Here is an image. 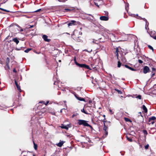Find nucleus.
<instances>
[{
    "label": "nucleus",
    "mask_w": 156,
    "mask_h": 156,
    "mask_svg": "<svg viewBox=\"0 0 156 156\" xmlns=\"http://www.w3.org/2000/svg\"><path fill=\"white\" fill-rule=\"evenodd\" d=\"M78 124L80 125H83L84 126H87L88 125V123H87L86 121L82 119H78Z\"/></svg>",
    "instance_id": "nucleus-3"
},
{
    "label": "nucleus",
    "mask_w": 156,
    "mask_h": 156,
    "mask_svg": "<svg viewBox=\"0 0 156 156\" xmlns=\"http://www.w3.org/2000/svg\"><path fill=\"white\" fill-rule=\"evenodd\" d=\"M149 144H147V145H146L145 146V148L146 149H148L149 148Z\"/></svg>",
    "instance_id": "nucleus-38"
},
{
    "label": "nucleus",
    "mask_w": 156,
    "mask_h": 156,
    "mask_svg": "<svg viewBox=\"0 0 156 156\" xmlns=\"http://www.w3.org/2000/svg\"><path fill=\"white\" fill-rule=\"evenodd\" d=\"M148 47L150 49L152 50L153 51H154V49L150 45H148Z\"/></svg>",
    "instance_id": "nucleus-35"
},
{
    "label": "nucleus",
    "mask_w": 156,
    "mask_h": 156,
    "mask_svg": "<svg viewBox=\"0 0 156 156\" xmlns=\"http://www.w3.org/2000/svg\"><path fill=\"white\" fill-rule=\"evenodd\" d=\"M58 0L60 2H63V1H62V0Z\"/></svg>",
    "instance_id": "nucleus-63"
},
{
    "label": "nucleus",
    "mask_w": 156,
    "mask_h": 156,
    "mask_svg": "<svg viewBox=\"0 0 156 156\" xmlns=\"http://www.w3.org/2000/svg\"><path fill=\"white\" fill-rule=\"evenodd\" d=\"M92 100H90V101H89V103H92Z\"/></svg>",
    "instance_id": "nucleus-60"
},
{
    "label": "nucleus",
    "mask_w": 156,
    "mask_h": 156,
    "mask_svg": "<svg viewBox=\"0 0 156 156\" xmlns=\"http://www.w3.org/2000/svg\"><path fill=\"white\" fill-rule=\"evenodd\" d=\"M12 41L15 42L17 44L19 42V41L17 38H15L12 39Z\"/></svg>",
    "instance_id": "nucleus-19"
},
{
    "label": "nucleus",
    "mask_w": 156,
    "mask_h": 156,
    "mask_svg": "<svg viewBox=\"0 0 156 156\" xmlns=\"http://www.w3.org/2000/svg\"><path fill=\"white\" fill-rule=\"evenodd\" d=\"M151 37L154 39H155L156 40V35L154 36H151Z\"/></svg>",
    "instance_id": "nucleus-50"
},
{
    "label": "nucleus",
    "mask_w": 156,
    "mask_h": 156,
    "mask_svg": "<svg viewBox=\"0 0 156 156\" xmlns=\"http://www.w3.org/2000/svg\"><path fill=\"white\" fill-rule=\"evenodd\" d=\"M29 28H31L33 27H34V25H32V26H31V25H29Z\"/></svg>",
    "instance_id": "nucleus-49"
},
{
    "label": "nucleus",
    "mask_w": 156,
    "mask_h": 156,
    "mask_svg": "<svg viewBox=\"0 0 156 156\" xmlns=\"http://www.w3.org/2000/svg\"><path fill=\"white\" fill-rule=\"evenodd\" d=\"M87 126H88V127H89L90 128V129H91V130L92 131L93 130H94V129L93 128V127L91 126L90 125H89V124H88V125Z\"/></svg>",
    "instance_id": "nucleus-33"
},
{
    "label": "nucleus",
    "mask_w": 156,
    "mask_h": 156,
    "mask_svg": "<svg viewBox=\"0 0 156 156\" xmlns=\"http://www.w3.org/2000/svg\"><path fill=\"white\" fill-rule=\"evenodd\" d=\"M132 16L140 20L142 19L143 20L146 22V26H147V25L148 26L149 23L147 21L146 19L145 18H142L141 17L138 16V14H136V15L135 14H133L132 15Z\"/></svg>",
    "instance_id": "nucleus-4"
},
{
    "label": "nucleus",
    "mask_w": 156,
    "mask_h": 156,
    "mask_svg": "<svg viewBox=\"0 0 156 156\" xmlns=\"http://www.w3.org/2000/svg\"><path fill=\"white\" fill-rule=\"evenodd\" d=\"M125 9H126V10L127 11V12L128 11V9H129L128 5H127V6L126 5Z\"/></svg>",
    "instance_id": "nucleus-39"
},
{
    "label": "nucleus",
    "mask_w": 156,
    "mask_h": 156,
    "mask_svg": "<svg viewBox=\"0 0 156 156\" xmlns=\"http://www.w3.org/2000/svg\"><path fill=\"white\" fill-rule=\"evenodd\" d=\"M42 37L45 41L50 42L51 41V39H48V36L46 35H43Z\"/></svg>",
    "instance_id": "nucleus-9"
},
{
    "label": "nucleus",
    "mask_w": 156,
    "mask_h": 156,
    "mask_svg": "<svg viewBox=\"0 0 156 156\" xmlns=\"http://www.w3.org/2000/svg\"><path fill=\"white\" fill-rule=\"evenodd\" d=\"M155 121L156 122V117L154 116H152L149 118L148 120V123L147 124L149 125H153L155 123Z\"/></svg>",
    "instance_id": "nucleus-2"
},
{
    "label": "nucleus",
    "mask_w": 156,
    "mask_h": 156,
    "mask_svg": "<svg viewBox=\"0 0 156 156\" xmlns=\"http://www.w3.org/2000/svg\"><path fill=\"white\" fill-rule=\"evenodd\" d=\"M115 90L116 91L118 92V94H122V91L121 90H119L118 89H115Z\"/></svg>",
    "instance_id": "nucleus-28"
},
{
    "label": "nucleus",
    "mask_w": 156,
    "mask_h": 156,
    "mask_svg": "<svg viewBox=\"0 0 156 156\" xmlns=\"http://www.w3.org/2000/svg\"><path fill=\"white\" fill-rule=\"evenodd\" d=\"M101 121L102 122H103L104 123V124H105V122H107L106 119H101Z\"/></svg>",
    "instance_id": "nucleus-37"
},
{
    "label": "nucleus",
    "mask_w": 156,
    "mask_h": 156,
    "mask_svg": "<svg viewBox=\"0 0 156 156\" xmlns=\"http://www.w3.org/2000/svg\"><path fill=\"white\" fill-rule=\"evenodd\" d=\"M152 71H156V69L154 68H152Z\"/></svg>",
    "instance_id": "nucleus-51"
},
{
    "label": "nucleus",
    "mask_w": 156,
    "mask_h": 156,
    "mask_svg": "<svg viewBox=\"0 0 156 156\" xmlns=\"http://www.w3.org/2000/svg\"><path fill=\"white\" fill-rule=\"evenodd\" d=\"M35 52L36 53H37V54H39V53H40V52H36V51H35Z\"/></svg>",
    "instance_id": "nucleus-62"
},
{
    "label": "nucleus",
    "mask_w": 156,
    "mask_h": 156,
    "mask_svg": "<svg viewBox=\"0 0 156 156\" xmlns=\"http://www.w3.org/2000/svg\"><path fill=\"white\" fill-rule=\"evenodd\" d=\"M23 31V29H21L20 30V31L22 32Z\"/></svg>",
    "instance_id": "nucleus-61"
},
{
    "label": "nucleus",
    "mask_w": 156,
    "mask_h": 156,
    "mask_svg": "<svg viewBox=\"0 0 156 156\" xmlns=\"http://www.w3.org/2000/svg\"><path fill=\"white\" fill-rule=\"evenodd\" d=\"M76 23V21L75 20H71L69 23L68 24V26H71L74 23Z\"/></svg>",
    "instance_id": "nucleus-18"
},
{
    "label": "nucleus",
    "mask_w": 156,
    "mask_h": 156,
    "mask_svg": "<svg viewBox=\"0 0 156 156\" xmlns=\"http://www.w3.org/2000/svg\"><path fill=\"white\" fill-rule=\"evenodd\" d=\"M155 75V73H152V76H153Z\"/></svg>",
    "instance_id": "nucleus-58"
},
{
    "label": "nucleus",
    "mask_w": 156,
    "mask_h": 156,
    "mask_svg": "<svg viewBox=\"0 0 156 156\" xmlns=\"http://www.w3.org/2000/svg\"><path fill=\"white\" fill-rule=\"evenodd\" d=\"M102 116L104 117V119H106V118H105V115H104Z\"/></svg>",
    "instance_id": "nucleus-55"
},
{
    "label": "nucleus",
    "mask_w": 156,
    "mask_h": 156,
    "mask_svg": "<svg viewBox=\"0 0 156 156\" xmlns=\"http://www.w3.org/2000/svg\"><path fill=\"white\" fill-rule=\"evenodd\" d=\"M119 52V51L118 50V48H115V54L116 56L117 57V58L118 59L119 58V55H118V52Z\"/></svg>",
    "instance_id": "nucleus-17"
},
{
    "label": "nucleus",
    "mask_w": 156,
    "mask_h": 156,
    "mask_svg": "<svg viewBox=\"0 0 156 156\" xmlns=\"http://www.w3.org/2000/svg\"><path fill=\"white\" fill-rule=\"evenodd\" d=\"M94 4L95 5L97 6L98 8H99V5H98V3H96V2H94Z\"/></svg>",
    "instance_id": "nucleus-44"
},
{
    "label": "nucleus",
    "mask_w": 156,
    "mask_h": 156,
    "mask_svg": "<svg viewBox=\"0 0 156 156\" xmlns=\"http://www.w3.org/2000/svg\"><path fill=\"white\" fill-rule=\"evenodd\" d=\"M33 142L34 145V148L35 150H37V145L35 143L34 141H33Z\"/></svg>",
    "instance_id": "nucleus-22"
},
{
    "label": "nucleus",
    "mask_w": 156,
    "mask_h": 156,
    "mask_svg": "<svg viewBox=\"0 0 156 156\" xmlns=\"http://www.w3.org/2000/svg\"><path fill=\"white\" fill-rule=\"evenodd\" d=\"M124 120H125V121L126 122H132V121L130 119H129V118H127L125 117L124 118Z\"/></svg>",
    "instance_id": "nucleus-23"
},
{
    "label": "nucleus",
    "mask_w": 156,
    "mask_h": 156,
    "mask_svg": "<svg viewBox=\"0 0 156 156\" xmlns=\"http://www.w3.org/2000/svg\"><path fill=\"white\" fill-rule=\"evenodd\" d=\"M73 39L77 41L78 42H80L83 41L82 39V37H77L74 33L73 34Z\"/></svg>",
    "instance_id": "nucleus-5"
},
{
    "label": "nucleus",
    "mask_w": 156,
    "mask_h": 156,
    "mask_svg": "<svg viewBox=\"0 0 156 156\" xmlns=\"http://www.w3.org/2000/svg\"><path fill=\"white\" fill-rule=\"evenodd\" d=\"M32 50L31 48H28L24 51V52L26 53H28L30 51Z\"/></svg>",
    "instance_id": "nucleus-29"
},
{
    "label": "nucleus",
    "mask_w": 156,
    "mask_h": 156,
    "mask_svg": "<svg viewBox=\"0 0 156 156\" xmlns=\"http://www.w3.org/2000/svg\"><path fill=\"white\" fill-rule=\"evenodd\" d=\"M143 132L145 135V136H146L147 134L148 133L146 130H143Z\"/></svg>",
    "instance_id": "nucleus-30"
},
{
    "label": "nucleus",
    "mask_w": 156,
    "mask_h": 156,
    "mask_svg": "<svg viewBox=\"0 0 156 156\" xmlns=\"http://www.w3.org/2000/svg\"><path fill=\"white\" fill-rule=\"evenodd\" d=\"M108 129V127L105 124H104V127H103V130L105 131H106L107 130V129Z\"/></svg>",
    "instance_id": "nucleus-27"
},
{
    "label": "nucleus",
    "mask_w": 156,
    "mask_h": 156,
    "mask_svg": "<svg viewBox=\"0 0 156 156\" xmlns=\"http://www.w3.org/2000/svg\"><path fill=\"white\" fill-rule=\"evenodd\" d=\"M104 12H105V15L106 16H108V12L107 11H105Z\"/></svg>",
    "instance_id": "nucleus-42"
},
{
    "label": "nucleus",
    "mask_w": 156,
    "mask_h": 156,
    "mask_svg": "<svg viewBox=\"0 0 156 156\" xmlns=\"http://www.w3.org/2000/svg\"><path fill=\"white\" fill-rule=\"evenodd\" d=\"M15 84H16V85L17 87V88L18 89V90L20 92H21L22 90L20 88V86L18 85V84L16 81V80H15Z\"/></svg>",
    "instance_id": "nucleus-12"
},
{
    "label": "nucleus",
    "mask_w": 156,
    "mask_h": 156,
    "mask_svg": "<svg viewBox=\"0 0 156 156\" xmlns=\"http://www.w3.org/2000/svg\"><path fill=\"white\" fill-rule=\"evenodd\" d=\"M75 96L76 98L79 100L80 101H83L84 102H85V99L84 98H82L81 97H79L78 96V95L76 94H75Z\"/></svg>",
    "instance_id": "nucleus-11"
},
{
    "label": "nucleus",
    "mask_w": 156,
    "mask_h": 156,
    "mask_svg": "<svg viewBox=\"0 0 156 156\" xmlns=\"http://www.w3.org/2000/svg\"><path fill=\"white\" fill-rule=\"evenodd\" d=\"M126 138L127 139V140L130 142H132V139L130 138L128 136H126Z\"/></svg>",
    "instance_id": "nucleus-32"
},
{
    "label": "nucleus",
    "mask_w": 156,
    "mask_h": 156,
    "mask_svg": "<svg viewBox=\"0 0 156 156\" xmlns=\"http://www.w3.org/2000/svg\"><path fill=\"white\" fill-rule=\"evenodd\" d=\"M79 114L77 113H75L72 115V118H74V117L77 116Z\"/></svg>",
    "instance_id": "nucleus-31"
},
{
    "label": "nucleus",
    "mask_w": 156,
    "mask_h": 156,
    "mask_svg": "<svg viewBox=\"0 0 156 156\" xmlns=\"http://www.w3.org/2000/svg\"><path fill=\"white\" fill-rule=\"evenodd\" d=\"M49 101H47L46 102H45V103H44V104L45 105H48V104L49 103Z\"/></svg>",
    "instance_id": "nucleus-46"
},
{
    "label": "nucleus",
    "mask_w": 156,
    "mask_h": 156,
    "mask_svg": "<svg viewBox=\"0 0 156 156\" xmlns=\"http://www.w3.org/2000/svg\"><path fill=\"white\" fill-rule=\"evenodd\" d=\"M74 63L76 65V62H77L76 61V57H74Z\"/></svg>",
    "instance_id": "nucleus-40"
},
{
    "label": "nucleus",
    "mask_w": 156,
    "mask_h": 156,
    "mask_svg": "<svg viewBox=\"0 0 156 156\" xmlns=\"http://www.w3.org/2000/svg\"><path fill=\"white\" fill-rule=\"evenodd\" d=\"M100 49V48H98V47H97V49Z\"/></svg>",
    "instance_id": "nucleus-64"
},
{
    "label": "nucleus",
    "mask_w": 156,
    "mask_h": 156,
    "mask_svg": "<svg viewBox=\"0 0 156 156\" xmlns=\"http://www.w3.org/2000/svg\"><path fill=\"white\" fill-rule=\"evenodd\" d=\"M79 34H80V35H82V32H79Z\"/></svg>",
    "instance_id": "nucleus-59"
},
{
    "label": "nucleus",
    "mask_w": 156,
    "mask_h": 156,
    "mask_svg": "<svg viewBox=\"0 0 156 156\" xmlns=\"http://www.w3.org/2000/svg\"><path fill=\"white\" fill-rule=\"evenodd\" d=\"M74 8H72L70 9H65L64 10L66 11V12H70L74 10Z\"/></svg>",
    "instance_id": "nucleus-20"
},
{
    "label": "nucleus",
    "mask_w": 156,
    "mask_h": 156,
    "mask_svg": "<svg viewBox=\"0 0 156 156\" xmlns=\"http://www.w3.org/2000/svg\"><path fill=\"white\" fill-rule=\"evenodd\" d=\"M138 62L140 64H142L143 63V61L140 59H139Z\"/></svg>",
    "instance_id": "nucleus-41"
},
{
    "label": "nucleus",
    "mask_w": 156,
    "mask_h": 156,
    "mask_svg": "<svg viewBox=\"0 0 156 156\" xmlns=\"http://www.w3.org/2000/svg\"><path fill=\"white\" fill-rule=\"evenodd\" d=\"M10 58L9 57H7L6 58V60L5 61V63L6 64H9L10 62Z\"/></svg>",
    "instance_id": "nucleus-25"
},
{
    "label": "nucleus",
    "mask_w": 156,
    "mask_h": 156,
    "mask_svg": "<svg viewBox=\"0 0 156 156\" xmlns=\"http://www.w3.org/2000/svg\"><path fill=\"white\" fill-rule=\"evenodd\" d=\"M145 28L147 30V31H148V30H149L148 26V25H147V26H145Z\"/></svg>",
    "instance_id": "nucleus-43"
},
{
    "label": "nucleus",
    "mask_w": 156,
    "mask_h": 156,
    "mask_svg": "<svg viewBox=\"0 0 156 156\" xmlns=\"http://www.w3.org/2000/svg\"><path fill=\"white\" fill-rule=\"evenodd\" d=\"M76 65L78 67L85 69H88L90 70H92V69L90 68L88 65H87L85 64H80L78 62H76Z\"/></svg>",
    "instance_id": "nucleus-1"
},
{
    "label": "nucleus",
    "mask_w": 156,
    "mask_h": 156,
    "mask_svg": "<svg viewBox=\"0 0 156 156\" xmlns=\"http://www.w3.org/2000/svg\"><path fill=\"white\" fill-rule=\"evenodd\" d=\"M140 147H141V148H142L143 147V146L142 145H141V144H140Z\"/></svg>",
    "instance_id": "nucleus-57"
},
{
    "label": "nucleus",
    "mask_w": 156,
    "mask_h": 156,
    "mask_svg": "<svg viewBox=\"0 0 156 156\" xmlns=\"http://www.w3.org/2000/svg\"><path fill=\"white\" fill-rule=\"evenodd\" d=\"M65 142V141L60 140L59 142L58 143V144H57L56 145L58 147H61L62 146V145H63V144Z\"/></svg>",
    "instance_id": "nucleus-14"
},
{
    "label": "nucleus",
    "mask_w": 156,
    "mask_h": 156,
    "mask_svg": "<svg viewBox=\"0 0 156 156\" xmlns=\"http://www.w3.org/2000/svg\"><path fill=\"white\" fill-rule=\"evenodd\" d=\"M139 114H140V120L138 119V121H139L140 122H144V118L143 116L142 115L141 112H140L138 113Z\"/></svg>",
    "instance_id": "nucleus-13"
},
{
    "label": "nucleus",
    "mask_w": 156,
    "mask_h": 156,
    "mask_svg": "<svg viewBox=\"0 0 156 156\" xmlns=\"http://www.w3.org/2000/svg\"><path fill=\"white\" fill-rule=\"evenodd\" d=\"M140 114H139L138 115V118L137 119V120L138 119H139V120H140Z\"/></svg>",
    "instance_id": "nucleus-47"
},
{
    "label": "nucleus",
    "mask_w": 156,
    "mask_h": 156,
    "mask_svg": "<svg viewBox=\"0 0 156 156\" xmlns=\"http://www.w3.org/2000/svg\"><path fill=\"white\" fill-rule=\"evenodd\" d=\"M70 127V125L68 124L67 125H66L64 124H62L61 125V127L62 129H65L66 130H68L69 128Z\"/></svg>",
    "instance_id": "nucleus-8"
},
{
    "label": "nucleus",
    "mask_w": 156,
    "mask_h": 156,
    "mask_svg": "<svg viewBox=\"0 0 156 156\" xmlns=\"http://www.w3.org/2000/svg\"><path fill=\"white\" fill-rule=\"evenodd\" d=\"M0 63L1 64H3V62L2 60H0Z\"/></svg>",
    "instance_id": "nucleus-54"
},
{
    "label": "nucleus",
    "mask_w": 156,
    "mask_h": 156,
    "mask_svg": "<svg viewBox=\"0 0 156 156\" xmlns=\"http://www.w3.org/2000/svg\"><path fill=\"white\" fill-rule=\"evenodd\" d=\"M89 108L90 107L88 106H84L83 109H81V111L83 113L87 115L90 114L88 112V111L87 110V108Z\"/></svg>",
    "instance_id": "nucleus-6"
},
{
    "label": "nucleus",
    "mask_w": 156,
    "mask_h": 156,
    "mask_svg": "<svg viewBox=\"0 0 156 156\" xmlns=\"http://www.w3.org/2000/svg\"><path fill=\"white\" fill-rule=\"evenodd\" d=\"M136 98L139 99H141V96L140 95H139L137 96L136 97Z\"/></svg>",
    "instance_id": "nucleus-36"
},
{
    "label": "nucleus",
    "mask_w": 156,
    "mask_h": 156,
    "mask_svg": "<svg viewBox=\"0 0 156 156\" xmlns=\"http://www.w3.org/2000/svg\"><path fill=\"white\" fill-rule=\"evenodd\" d=\"M41 10V9H38L37 10L35 11H34L35 12H40V11Z\"/></svg>",
    "instance_id": "nucleus-45"
},
{
    "label": "nucleus",
    "mask_w": 156,
    "mask_h": 156,
    "mask_svg": "<svg viewBox=\"0 0 156 156\" xmlns=\"http://www.w3.org/2000/svg\"><path fill=\"white\" fill-rule=\"evenodd\" d=\"M9 37V36H8L5 39V40H6L8 39Z\"/></svg>",
    "instance_id": "nucleus-53"
},
{
    "label": "nucleus",
    "mask_w": 156,
    "mask_h": 156,
    "mask_svg": "<svg viewBox=\"0 0 156 156\" xmlns=\"http://www.w3.org/2000/svg\"><path fill=\"white\" fill-rule=\"evenodd\" d=\"M13 72H14V73H16L17 72V71L16 70V69L15 68L13 70Z\"/></svg>",
    "instance_id": "nucleus-48"
},
{
    "label": "nucleus",
    "mask_w": 156,
    "mask_h": 156,
    "mask_svg": "<svg viewBox=\"0 0 156 156\" xmlns=\"http://www.w3.org/2000/svg\"><path fill=\"white\" fill-rule=\"evenodd\" d=\"M108 134V132L107 131H105V134H103V137L104 138L106 137L107 136Z\"/></svg>",
    "instance_id": "nucleus-26"
},
{
    "label": "nucleus",
    "mask_w": 156,
    "mask_h": 156,
    "mask_svg": "<svg viewBox=\"0 0 156 156\" xmlns=\"http://www.w3.org/2000/svg\"><path fill=\"white\" fill-rule=\"evenodd\" d=\"M91 66L94 69V71H96L97 70V69L95 67V66L94 65L92 64L91 65Z\"/></svg>",
    "instance_id": "nucleus-24"
},
{
    "label": "nucleus",
    "mask_w": 156,
    "mask_h": 156,
    "mask_svg": "<svg viewBox=\"0 0 156 156\" xmlns=\"http://www.w3.org/2000/svg\"><path fill=\"white\" fill-rule=\"evenodd\" d=\"M121 65V63L120 62V61H118V66H117L118 67H120Z\"/></svg>",
    "instance_id": "nucleus-34"
},
{
    "label": "nucleus",
    "mask_w": 156,
    "mask_h": 156,
    "mask_svg": "<svg viewBox=\"0 0 156 156\" xmlns=\"http://www.w3.org/2000/svg\"><path fill=\"white\" fill-rule=\"evenodd\" d=\"M125 66L126 68L129 69H130L132 71H136V69H134L133 68L131 67H130L129 66H128L127 65H125Z\"/></svg>",
    "instance_id": "nucleus-15"
},
{
    "label": "nucleus",
    "mask_w": 156,
    "mask_h": 156,
    "mask_svg": "<svg viewBox=\"0 0 156 156\" xmlns=\"http://www.w3.org/2000/svg\"><path fill=\"white\" fill-rule=\"evenodd\" d=\"M39 103H43V104H44V103H45V102L43 101H40Z\"/></svg>",
    "instance_id": "nucleus-52"
},
{
    "label": "nucleus",
    "mask_w": 156,
    "mask_h": 156,
    "mask_svg": "<svg viewBox=\"0 0 156 156\" xmlns=\"http://www.w3.org/2000/svg\"><path fill=\"white\" fill-rule=\"evenodd\" d=\"M12 41V40H10L9 41H7L6 42V43L8 42V43H9L10 42H11Z\"/></svg>",
    "instance_id": "nucleus-56"
},
{
    "label": "nucleus",
    "mask_w": 156,
    "mask_h": 156,
    "mask_svg": "<svg viewBox=\"0 0 156 156\" xmlns=\"http://www.w3.org/2000/svg\"><path fill=\"white\" fill-rule=\"evenodd\" d=\"M150 71L149 68L147 66H145L143 68V73L144 74L149 72Z\"/></svg>",
    "instance_id": "nucleus-7"
},
{
    "label": "nucleus",
    "mask_w": 156,
    "mask_h": 156,
    "mask_svg": "<svg viewBox=\"0 0 156 156\" xmlns=\"http://www.w3.org/2000/svg\"><path fill=\"white\" fill-rule=\"evenodd\" d=\"M100 19L101 20L107 21L108 20V16H102L100 17Z\"/></svg>",
    "instance_id": "nucleus-10"
},
{
    "label": "nucleus",
    "mask_w": 156,
    "mask_h": 156,
    "mask_svg": "<svg viewBox=\"0 0 156 156\" xmlns=\"http://www.w3.org/2000/svg\"><path fill=\"white\" fill-rule=\"evenodd\" d=\"M141 108L143 109L144 112L145 113H147V109L145 106L144 105H143L141 107Z\"/></svg>",
    "instance_id": "nucleus-16"
},
{
    "label": "nucleus",
    "mask_w": 156,
    "mask_h": 156,
    "mask_svg": "<svg viewBox=\"0 0 156 156\" xmlns=\"http://www.w3.org/2000/svg\"><path fill=\"white\" fill-rule=\"evenodd\" d=\"M5 68L6 70H9L10 69V67L9 64H6V66L4 67Z\"/></svg>",
    "instance_id": "nucleus-21"
}]
</instances>
